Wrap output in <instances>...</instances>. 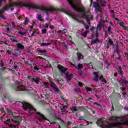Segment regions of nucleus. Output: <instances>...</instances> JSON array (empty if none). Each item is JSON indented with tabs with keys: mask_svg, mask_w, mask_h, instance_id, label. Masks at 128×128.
I'll use <instances>...</instances> for the list:
<instances>
[{
	"mask_svg": "<svg viewBox=\"0 0 128 128\" xmlns=\"http://www.w3.org/2000/svg\"><path fill=\"white\" fill-rule=\"evenodd\" d=\"M125 110H128V108H125Z\"/></svg>",
	"mask_w": 128,
	"mask_h": 128,
	"instance_id": "5fc2aeb1",
	"label": "nucleus"
},
{
	"mask_svg": "<svg viewBox=\"0 0 128 128\" xmlns=\"http://www.w3.org/2000/svg\"><path fill=\"white\" fill-rule=\"evenodd\" d=\"M10 40H11L12 42H18V41H16V40H14V39L12 38H11Z\"/></svg>",
	"mask_w": 128,
	"mask_h": 128,
	"instance_id": "2f4dec72",
	"label": "nucleus"
},
{
	"mask_svg": "<svg viewBox=\"0 0 128 128\" xmlns=\"http://www.w3.org/2000/svg\"><path fill=\"white\" fill-rule=\"evenodd\" d=\"M35 82H36V84H40V82L38 81V79L35 80Z\"/></svg>",
	"mask_w": 128,
	"mask_h": 128,
	"instance_id": "a19ab883",
	"label": "nucleus"
},
{
	"mask_svg": "<svg viewBox=\"0 0 128 128\" xmlns=\"http://www.w3.org/2000/svg\"><path fill=\"white\" fill-rule=\"evenodd\" d=\"M30 28H31L32 30V28H34V25H32V26H30Z\"/></svg>",
	"mask_w": 128,
	"mask_h": 128,
	"instance_id": "49530a36",
	"label": "nucleus"
},
{
	"mask_svg": "<svg viewBox=\"0 0 128 128\" xmlns=\"http://www.w3.org/2000/svg\"><path fill=\"white\" fill-rule=\"evenodd\" d=\"M124 118H128V115L126 116H124Z\"/></svg>",
	"mask_w": 128,
	"mask_h": 128,
	"instance_id": "09e8293b",
	"label": "nucleus"
},
{
	"mask_svg": "<svg viewBox=\"0 0 128 128\" xmlns=\"http://www.w3.org/2000/svg\"><path fill=\"white\" fill-rule=\"evenodd\" d=\"M36 114H38V116H40V118H41L40 120L42 122H43V120H46V117H44V116L42 114L38 112H36Z\"/></svg>",
	"mask_w": 128,
	"mask_h": 128,
	"instance_id": "6e6552de",
	"label": "nucleus"
},
{
	"mask_svg": "<svg viewBox=\"0 0 128 128\" xmlns=\"http://www.w3.org/2000/svg\"><path fill=\"white\" fill-rule=\"evenodd\" d=\"M34 70H40V69L34 66Z\"/></svg>",
	"mask_w": 128,
	"mask_h": 128,
	"instance_id": "e433bc0d",
	"label": "nucleus"
},
{
	"mask_svg": "<svg viewBox=\"0 0 128 128\" xmlns=\"http://www.w3.org/2000/svg\"><path fill=\"white\" fill-rule=\"evenodd\" d=\"M120 124H126V126H128V120H126L123 123L122 122H118V123H112L109 125L106 126L104 128H110V126H120Z\"/></svg>",
	"mask_w": 128,
	"mask_h": 128,
	"instance_id": "f03ea898",
	"label": "nucleus"
},
{
	"mask_svg": "<svg viewBox=\"0 0 128 128\" xmlns=\"http://www.w3.org/2000/svg\"><path fill=\"white\" fill-rule=\"evenodd\" d=\"M56 10V8H46V10Z\"/></svg>",
	"mask_w": 128,
	"mask_h": 128,
	"instance_id": "4be33fe9",
	"label": "nucleus"
},
{
	"mask_svg": "<svg viewBox=\"0 0 128 128\" xmlns=\"http://www.w3.org/2000/svg\"><path fill=\"white\" fill-rule=\"evenodd\" d=\"M34 34H36V32H33V33L31 34V36H34Z\"/></svg>",
	"mask_w": 128,
	"mask_h": 128,
	"instance_id": "79ce46f5",
	"label": "nucleus"
},
{
	"mask_svg": "<svg viewBox=\"0 0 128 128\" xmlns=\"http://www.w3.org/2000/svg\"><path fill=\"white\" fill-rule=\"evenodd\" d=\"M39 52L41 54H46V50H39Z\"/></svg>",
	"mask_w": 128,
	"mask_h": 128,
	"instance_id": "5701e85b",
	"label": "nucleus"
},
{
	"mask_svg": "<svg viewBox=\"0 0 128 128\" xmlns=\"http://www.w3.org/2000/svg\"><path fill=\"white\" fill-rule=\"evenodd\" d=\"M8 122H10V120H8L6 121H5L4 124H8Z\"/></svg>",
	"mask_w": 128,
	"mask_h": 128,
	"instance_id": "c756f323",
	"label": "nucleus"
},
{
	"mask_svg": "<svg viewBox=\"0 0 128 128\" xmlns=\"http://www.w3.org/2000/svg\"><path fill=\"white\" fill-rule=\"evenodd\" d=\"M2 18H3V20H6V17H2Z\"/></svg>",
	"mask_w": 128,
	"mask_h": 128,
	"instance_id": "de8ad7c7",
	"label": "nucleus"
},
{
	"mask_svg": "<svg viewBox=\"0 0 128 128\" xmlns=\"http://www.w3.org/2000/svg\"><path fill=\"white\" fill-rule=\"evenodd\" d=\"M122 82H124V81H122Z\"/></svg>",
	"mask_w": 128,
	"mask_h": 128,
	"instance_id": "e2e57ef3",
	"label": "nucleus"
},
{
	"mask_svg": "<svg viewBox=\"0 0 128 128\" xmlns=\"http://www.w3.org/2000/svg\"><path fill=\"white\" fill-rule=\"evenodd\" d=\"M106 2L104 1H102L100 2V4L102 6H106Z\"/></svg>",
	"mask_w": 128,
	"mask_h": 128,
	"instance_id": "a211bd4d",
	"label": "nucleus"
},
{
	"mask_svg": "<svg viewBox=\"0 0 128 128\" xmlns=\"http://www.w3.org/2000/svg\"><path fill=\"white\" fill-rule=\"evenodd\" d=\"M96 104V103H94V104Z\"/></svg>",
	"mask_w": 128,
	"mask_h": 128,
	"instance_id": "0e129e2a",
	"label": "nucleus"
},
{
	"mask_svg": "<svg viewBox=\"0 0 128 128\" xmlns=\"http://www.w3.org/2000/svg\"><path fill=\"white\" fill-rule=\"evenodd\" d=\"M102 122V119H100L98 120L97 124H100Z\"/></svg>",
	"mask_w": 128,
	"mask_h": 128,
	"instance_id": "c85d7f7f",
	"label": "nucleus"
},
{
	"mask_svg": "<svg viewBox=\"0 0 128 128\" xmlns=\"http://www.w3.org/2000/svg\"><path fill=\"white\" fill-rule=\"evenodd\" d=\"M50 28L53 29V28H54V26H50Z\"/></svg>",
	"mask_w": 128,
	"mask_h": 128,
	"instance_id": "58836bf2",
	"label": "nucleus"
},
{
	"mask_svg": "<svg viewBox=\"0 0 128 128\" xmlns=\"http://www.w3.org/2000/svg\"><path fill=\"white\" fill-rule=\"evenodd\" d=\"M118 70H120V72L122 74V67L120 66H118Z\"/></svg>",
	"mask_w": 128,
	"mask_h": 128,
	"instance_id": "393cba45",
	"label": "nucleus"
},
{
	"mask_svg": "<svg viewBox=\"0 0 128 128\" xmlns=\"http://www.w3.org/2000/svg\"><path fill=\"white\" fill-rule=\"evenodd\" d=\"M22 104H23V108L25 110H28L29 114H34V112H36V109L34 108L32 105L28 103L24 102V104L22 102H21Z\"/></svg>",
	"mask_w": 128,
	"mask_h": 128,
	"instance_id": "f257e3e1",
	"label": "nucleus"
},
{
	"mask_svg": "<svg viewBox=\"0 0 128 128\" xmlns=\"http://www.w3.org/2000/svg\"><path fill=\"white\" fill-rule=\"evenodd\" d=\"M110 30H112V27L109 26L108 28V32H110Z\"/></svg>",
	"mask_w": 128,
	"mask_h": 128,
	"instance_id": "72a5a7b5",
	"label": "nucleus"
},
{
	"mask_svg": "<svg viewBox=\"0 0 128 128\" xmlns=\"http://www.w3.org/2000/svg\"><path fill=\"white\" fill-rule=\"evenodd\" d=\"M28 24V18H26L24 24Z\"/></svg>",
	"mask_w": 128,
	"mask_h": 128,
	"instance_id": "b1692460",
	"label": "nucleus"
},
{
	"mask_svg": "<svg viewBox=\"0 0 128 128\" xmlns=\"http://www.w3.org/2000/svg\"><path fill=\"white\" fill-rule=\"evenodd\" d=\"M50 46V43H42L40 44V46Z\"/></svg>",
	"mask_w": 128,
	"mask_h": 128,
	"instance_id": "2eb2a0df",
	"label": "nucleus"
},
{
	"mask_svg": "<svg viewBox=\"0 0 128 128\" xmlns=\"http://www.w3.org/2000/svg\"><path fill=\"white\" fill-rule=\"evenodd\" d=\"M126 14H128V12H126Z\"/></svg>",
	"mask_w": 128,
	"mask_h": 128,
	"instance_id": "052dcab7",
	"label": "nucleus"
},
{
	"mask_svg": "<svg viewBox=\"0 0 128 128\" xmlns=\"http://www.w3.org/2000/svg\"><path fill=\"white\" fill-rule=\"evenodd\" d=\"M17 48H20L21 50H23V48H24V45L20 43H18L17 44Z\"/></svg>",
	"mask_w": 128,
	"mask_h": 128,
	"instance_id": "4468645a",
	"label": "nucleus"
},
{
	"mask_svg": "<svg viewBox=\"0 0 128 128\" xmlns=\"http://www.w3.org/2000/svg\"><path fill=\"white\" fill-rule=\"evenodd\" d=\"M68 30H66V29H64L63 30H62V34H66Z\"/></svg>",
	"mask_w": 128,
	"mask_h": 128,
	"instance_id": "aec40b11",
	"label": "nucleus"
},
{
	"mask_svg": "<svg viewBox=\"0 0 128 128\" xmlns=\"http://www.w3.org/2000/svg\"><path fill=\"white\" fill-rule=\"evenodd\" d=\"M123 96L124 97H126V92L123 93Z\"/></svg>",
	"mask_w": 128,
	"mask_h": 128,
	"instance_id": "c03bdc74",
	"label": "nucleus"
},
{
	"mask_svg": "<svg viewBox=\"0 0 128 128\" xmlns=\"http://www.w3.org/2000/svg\"><path fill=\"white\" fill-rule=\"evenodd\" d=\"M48 80L50 82V86H52V88H53L54 90H56V86L54 82H52V78H48Z\"/></svg>",
	"mask_w": 128,
	"mask_h": 128,
	"instance_id": "7ed1b4c3",
	"label": "nucleus"
},
{
	"mask_svg": "<svg viewBox=\"0 0 128 128\" xmlns=\"http://www.w3.org/2000/svg\"><path fill=\"white\" fill-rule=\"evenodd\" d=\"M74 112H76V108H74Z\"/></svg>",
	"mask_w": 128,
	"mask_h": 128,
	"instance_id": "8fccbe9b",
	"label": "nucleus"
},
{
	"mask_svg": "<svg viewBox=\"0 0 128 128\" xmlns=\"http://www.w3.org/2000/svg\"><path fill=\"white\" fill-rule=\"evenodd\" d=\"M18 34H20V36H26V32H22V31H18Z\"/></svg>",
	"mask_w": 128,
	"mask_h": 128,
	"instance_id": "dca6fc26",
	"label": "nucleus"
},
{
	"mask_svg": "<svg viewBox=\"0 0 128 128\" xmlns=\"http://www.w3.org/2000/svg\"><path fill=\"white\" fill-rule=\"evenodd\" d=\"M99 80H102V82H103V84H106V79H104V78L102 76H100Z\"/></svg>",
	"mask_w": 128,
	"mask_h": 128,
	"instance_id": "f8f14e48",
	"label": "nucleus"
},
{
	"mask_svg": "<svg viewBox=\"0 0 128 128\" xmlns=\"http://www.w3.org/2000/svg\"><path fill=\"white\" fill-rule=\"evenodd\" d=\"M72 17L73 18H74V16L72 15Z\"/></svg>",
	"mask_w": 128,
	"mask_h": 128,
	"instance_id": "864d4df0",
	"label": "nucleus"
},
{
	"mask_svg": "<svg viewBox=\"0 0 128 128\" xmlns=\"http://www.w3.org/2000/svg\"><path fill=\"white\" fill-rule=\"evenodd\" d=\"M111 12H114V10H112Z\"/></svg>",
	"mask_w": 128,
	"mask_h": 128,
	"instance_id": "6e6d98bb",
	"label": "nucleus"
},
{
	"mask_svg": "<svg viewBox=\"0 0 128 128\" xmlns=\"http://www.w3.org/2000/svg\"><path fill=\"white\" fill-rule=\"evenodd\" d=\"M18 6H28V4H27L26 3L24 2H18Z\"/></svg>",
	"mask_w": 128,
	"mask_h": 128,
	"instance_id": "9d476101",
	"label": "nucleus"
},
{
	"mask_svg": "<svg viewBox=\"0 0 128 128\" xmlns=\"http://www.w3.org/2000/svg\"><path fill=\"white\" fill-rule=\"evenodd\" d=\"M78 60H82V58H84V56L82 55V54L80 52H78Z\"/></svg>",
	"mask_w": 128,
	"mask_h": 128,
	"instance_id": "ddd939ff",
	"label": "nucleus"
},
{
	"mask_svg": "<svg viewBox=\"0 0 128 128\" xmlns=\"http://www.w3.org/2000/svg\"><path fill=\"white\" fill-rule=\"evenodd\" d=\"M79 76H82V71H80V72H78Z\"/></svg>",
	"mask_w": 128,
	"mask_h": 128,
	"instance_id": "4c0bfd02",
	"label": "nucleus"
},
{
	"mask_svg": "<svg viewBox=\"0 0 128 128\" xmlns=\"http://www.w3.org/2000/svg\"><path fill=\"white\" fill-rule=\"evenodd\" d=\"M50 124H56V122H50Z\"/></svg>",
	"mask_w": 128,
	"mask_h": 128,
	"instance_id": "a18cd8bd",
	"label": "nucleus"
},
{
	"mask_svg": "<svg viewBox=\"0 0 128 128\" xmlns=\"http://www.w3.org/2000/svg\"><path fill=\"white\" fill-rule=\"evenodd\" d=\"M6 110H7L8 112H10V110L8 109V108H6Z\"/></svg>",
	"mask_w": 128,
	"mask_h": 128,
	"instance_id": "3c124183",
	"label": "nucleus"
},
{
	"mask_svg": "<svg viewBox=\"0 0 128 128\" xmlns=\"http://www.w3.org/2000/svg\"><path fill=\"white\" fill-rule=\"evenodd\" d=\"M89 100H92V98H89Z\"/></svg>",
	"mask_w": 128,
	"mask_h": 128,
	"instance_id": "bf43d9fd",
	"label": "nucleus"
},
{
	"mask_svg": "<svg viewBox=\"0 0 128 128\" xmlns=\"http://www.w3.org/2000/svg\"><path fill=\"white\" fill-rule=\"evenodd\" d=\"M94 80H95V82H98V73H96V72H94Z\"/></svg>",
	"mask_w": 128,
	"mask_h": 128,
	"instance_id": "9b49d317",
	"label": "nucleus"
},
{
	"mask_svg": "<svg viewBox=\"0 0 128 128\" xmlns=\"http://www.w3.org/2000/svg\"><path fill=\"white\" fill-rule=\"evenodd\" d=\"M86 90H87V91H89V92H91V90H92V89L88 88V86L86 87Z\"/></svg>",
	"mask_w": 128,
	"mask_h": 128,
	"instance_id": "cd10ccee",
	"label": "nucleus"
},
{
	"mask_svg": "<svg viewBox=\"0 0 128 128\" xmlns=\"http://www.w3.org/2000/svg\"><path fill=\"white\" fill-rule=\"evenodd\" d=\"M24 90V86L22 84H19L16 88L17 92H22V90Z\"/></svg>",
	"mask_w": 128,
	"mask_h": 128,
	"instance_id": "20e7f679",
	"label": "nucleus"
},
{
	"mask_svg": "<svg viewBox=\"0 0 128 128\" xmlns=\"http://www.w3.org/2000/svg\"><path fill=\"white\" fill-rule=\"evenodd\" d=\"M58 68L61 74H64V72H66V70L65 68H63V66L61 65H58Z\"/></svg>",
	"mask_w": 128,
	"mask_h": 128,
	"instance_id": "39448f33",
	"label": "nucleus"
},
{
	"mask_svg": "<svg viewBox=\"0 0 128 128\" xmlns=\"http://www.w3.org/2000/svg\"><path fill=\"white\" fill-rule=\"evenodd\" d=\"M6 32H10V28H6Z\"/></svg>",
	"mask_w": 128,
	"mask_h": 128,
	"instance_id": "37998d69",
	"label": "nucleus"
},
{
	"mask_svg": "<svg viewBox=\"0 0 128 128\" xmlns=\"http://www.w3.org/2000/svg\"><path fill=\"white\" fill-rule=\"evenodd\" d=\"M8 126H9V128H16V125H14V124H9Z\"/></svg>",
	"mask_w": 128,
	"mask_h": 128,
	"instance_id": "412c9836",
	"label": "nucleus"
},
{
	"mask_svg": "<svg viewBox=\"0 0 128 128\" xmlns=\"http://www.w3.org/2000/svg\"><path fill=\"white\" fill-rule=\"evenodd\" d=\"M14 10V6H12V5H10V6H5L4 8V10Z\"/></svg>",
	"mask_w": 128,
	"mask_h": 128,
	"instance_id": "0eeeda50",
	"label": "nucleus"
},
{
	"mask_svg": "<svg viewBox=\"0 0 128 128\" xmlns=\"http://www.w3.org/2000/svg\"><path fill=\"white\" fill-rule=\"evenodd\" d=\"M125 84H128V81H125Z\"/></svg>",
	"mask_w": 128,
	"mask_h": 128,
	"instance_id": "603ef678",
	"label": "nucleus"
},
{
	"mask_svg": "<svg viewBox=\"0 0 128 128\" xmlns=\"http://www.w3.org/2000/svg\"><path fill=\"white\" fill-rule=\"evenodd\" d=\"M83 36H86L87 34L86 32H85L83 34H82Z\"/></svg>",
	"mask_w": 128,
	"mask_h": 128,
	"instance_id": "f704fd0d",
	"label": "nucleus"
},
{
	"mask_svg": "<svg viewBox=\"0 0 128 128\" xmlns=\"http://www.w3.org/2000/svg\"><path fill=\"white\" fill-rule=\"evenodd\" d=\"M37 8H38V10H43L42 7H39V6H38V7H37Z\"/></svg>",
	"mask_w": 128,
	"mask_h": 128,
	"instance_id": "ea45409f",
	"label": "nucleus"
},
{
	"mask_svg": "<svg viewBox=\"0 0 128 128\" xmlns=\"http://www.w3.org/2000/svg\"><path fill=\"white\" fill-rule=\"evenodd\" d=\"M61 33L62 34V30H60L59 31H58L57 32V34H61Z\"/></svg>",
	"mask_w": 128,
	"mask_h": 128,
	"instance_id": "7c9ffc66",
	"label": "nucleus"
},
{
	"mask_svg": "<svg viewBox=\"0 0 128 128\" xmlns=\"http://www.w3.org/2000/svg\"><path fill=\"white\" fill-rule=\"evenodd\" d=\"M89 66H90V64H88Z\"/></svg>",
	"mask_w": 128,
	"mask_h": 128,
	"instance_id": "680f3d73",
	"label": "nucleus"
},
{
	"mask_svg": "<svg viewBox=\"0 0 128 128\" xmlns=\"http://www.w3.org/2000/svg\"><path fill=\"white\" fill-rule=\"evenodd\" d=\"M44 28H48V24H46L44 25Z\"/></svg>",
	"mask_w": 128,
	"mask_h": 128,
	"instance_id": "473e14b6",
	"label": "nucleus"
},
{
	"mask_svg": "<svg viewBox=\"0 0 128 128\" xmlns=\"http://www.w3.org/2000/svg\"><path fill=\"white\" fill-rule=\"evenodd\" d=\"M42 34H46V29L42 30Z\"/></svg>",
	"mask_w": 128,
	"mask_h": 128,
	"instance_id": "bb28decb",
	"label": "nucleus"
},
{
	"mask_svg": "<svg viewBox=\"0 0 128 128\" xmlns=\"http://www.w3.org/2000/svg\"><path fill=\"white\" fill-rule=\"evenodd\" d=\"M36 18L38 20H39L40 22H44V20L42 18V16L40 14H38L36 16Z\"/></svg>",
	"mask_w": 128,
	"mask_h": 128,
	"instance_id": "1a4fd4ad",
	"label": "nucleus"
},
{
	"mask_svg": "<svg viewBox=\"0 0 128 128\" xmlns=\"http://www.w3.org/2000/svg\"><path fill=\"white\" fill-rule=\"evenodd\" d=\"M115 20H118V18H115Z\"/></svg>",
	"mask_w": 128,
	"mask_h": 128,
	"instance_id": "13d9d810",
	"label": "nucleus"
},
{
	"mask_svg": "<svg viewBox=\"0 0 128 128\" xmlns=\"http://www.w3.org/2000/svg\"><path fill=\"white\" fill-rule=\"evenodd\" d=\"M78 84L80 86H82V82H79L78 83Z\"/></svg>",
	"mask_w": 128,
	"mask_h": 128,
	"instance_id": "c9c22d12",
	"label": "nucleus"
},
{
	"mask_svg": "<svg viewBox=\"0 0 128 128\" xmlns=\"http://www.w3.org/2000/svg\"><path fill=\"white\" fill-rule=\"evenodd\" d=\"M94 8H100V5L98 4V3H94Z\"/></svg>",
	"mask_w": 128,
	"mask_h": 128,
	"instance_id": "6ab92c4d",
	"label": "nucleus"
},
{
	"mask_svg": "<svg viewBox=\"0 0 128 128\" xmlns=\"http://www.w3.org/2000/svg\"><path fill=\"white\" fill-rule=\"evenodd\" d=\"M66 80H72V78L74 76V74H70V75L68 74V72H67V74H66Z\"/></svg>",
	"mask_w": 128,
	"mask_h": 128,
	"instance_id": "423d86ee",
	"label": "nucleus"
},
{
	"mask_svg": "<svg viewBox=\"0 0 128 128\" xmlns=\"http://www.w3.org/2000/svg\"><path fill=\"white\" fill-rule=\"evenodd\" d=\"M84 68V66L82 65V64H79L78 65V70H80V68Z\"/></svg>",
	"mask_w": 128,
	"mask_h": 128,
	"instance_id": "f3484780",
	"label": "nucleus"
},
{
	"mask_svg": "<svg viewBox=\"0 0 128 128\" xmlns=\"http://www.w3.org/2000/svg\"><path fill=\"white\" fill-rule=\"evenodd\" d=\"M46 20H48V18H46Z\"/></svg>",
	"mask_w": 128,
	"mask_h": 128,
	"instance_id": "4d7b16f0",
	"label": "nucleus"
},
{
	"mask_svg": "<svg viewBox=\"0 0 128 128\" xmlns=\"http://www.w3.org/2000/svg\"><path fill=\"white\" fill-rule=\"evenodd\" d=\"M6 0H0V6H2V2H6Z\"/></svg>",
	"mask_w": 128,
	"mask_h": 128,
	"instance_id": "a878e982",
	"label": "nucleus"
}]
</instances>
